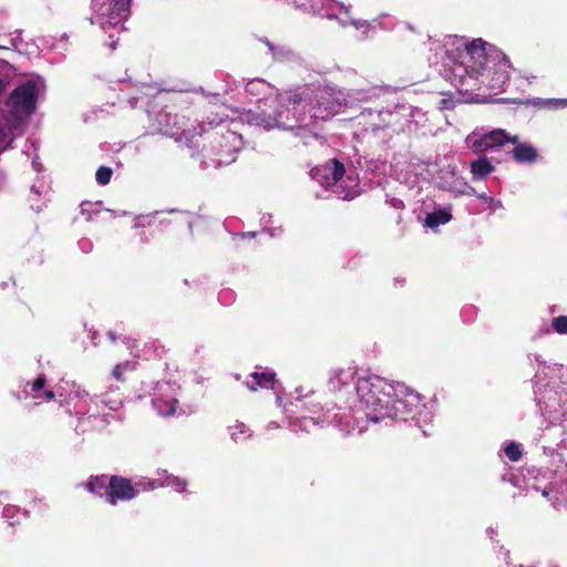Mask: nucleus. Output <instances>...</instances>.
<instances>
[{"instance_id": "f8f14e48", "label": "nucleus", "mask_w": 567, "mask_h": 567, "mask_svg": "<svg viewBox=\"0 0 567 567\" xmlns=\"http://www.w3.org/2000/svg\"><path fill=\"white\" fill-rule=\"evenodd\" d=\"M248 121L266 130L278 127L275 111L272 113H266L265 111L250 113Z\"/></svg>"}, {"instance_id": "6ab92c4d", "label": "nucleus", "mask_w": 567, "mask_h": 567, "mask_svg": "<svg viewBox=\"0 0 567 567\" xmlns=\"http://www.w3.org/2000/svg\"><path fill=\"white\" fill-rule=\"evenodd\" d=\"M133 369V365L131 364V362L126 361V362H123V363H117L113 370H112V377L118 381V382H124L125 381V378H124V373L128 370H132Z\"/></svg>"}, {"instance_id": "a878e982", "label": "nucleus", "mask_w": 567, "mask_h": 567, "mask_svg": "<svg viewBox=\"0 0 567 567\" xmlns=\"http://www.w3.org/2000/svg\"><path fill=\"white\" fill-rule=\"evenodd\" d=\"M7 134L2 127H0V145L4 142Z\"/></svg>"}, {"instance_id": "9b49d317", "label": "nucleus", "mask_w": 567, "mask_h": 567, "mask_svg": "<svg viewBox=\"0 0 567 567\" xmlns=\"http://www.w3.org/2000/svg\"><path fill=\"white\" fill-rule=\"evenodd\" d=\"M251 383L247 382V386L251 391L260 389H274L276 382V374L272 372H254L250 374Z\"/></svg>"}, {"instance_id": "b1692460", "label": "nucleus", "mask_w": 567, "mask_h": 567, "mask_svg": "<svg viewBox=\"0 0 567 567\" xmlns=\"http://www.w3.org/2000/svg\"><path fill=\"white\" fill-rule=\"evenodd\" d=\"M166 404L168 405V409H167V411L162 412V414L165 416H171L176 412L178 401L174 399V400H171L169 402H167Z\"/></svg>"}, {"instance_id": "20e7f679", "label": "nucleus", "mask_w": 567, "mask_h": 567, "mask_svg": "<svg viewBox=\"0 0 567 567\" xmlns=\"http://www.w3.org/2000/svg\"><path fill=\"white\" fill-rule=\"evenodd\" d=\"M154 487L155 482L147 484L143 482L133 483L131 478L121 475H111L104 496L105 501L114 506L118 502H127L137 497L141 491H146L147 488L153 489Z\"/></svg>"}, {"instance_id": "dca6fc26", "label": "nucleus", "mask_w": 567, "mask_h": 567, "mask_svg": "<svg viewBox=\"0 0 567 567\" xmlns=\"http://www.w3.org/2000/svg\"><path fill=\"white\" fill-rule=\"evenodd\" d=\"M168 134L177 142H184L187 145L194 143V138L197 135L196 130L193 125L190 127L176 128L168 132Z\"/></svg>"}, {"instance_id": "1a4fd4ad", "label": "nucleus", "mask_w": 567, "mask_h": 567, "mask_svg": "<svg viewBox=\"0 0 567 567\" xmlns=\"http://www.w3.org/2000/svg\"><path fill=\"white\" fill-rule=\"evenodd\" d=\"M357 393L360 398V401L367 408L375 410L379 405H381V399L378 396L375 386L371 383L369 379H360L358 381Z\"/></svg>"}, {"instance_id": "6e6552de", "label": "nucleus", "mask_w": 567, "mask_h": 567, "mask_svg": "<svg viewBox=\"0 0 567 567\" xmlns=\"http://www.w3.org/2000/svg\"><path fill=\"white\" fill-rule=\"evenodd\" d=\"M506 142L517 143V136H511L504 130L497 128L475 140L472 144V147L476 153H484L496 146H502Z\"/></svg>"}, {"instance_id": "a211bd4d", "label": "nucleus", "mask_w": 567, "mask_h": 567, "mask_svg": "<svg viewBox=\"0 0 567 567\" xmlns=\"http://www.w3.org/2000/svg\"><path fill=\"white\" fill-rule=\"evenodd\" d=\"M354 374L355 371L353 368H349L348 370L338 368L332 371V378L340 384H348L349 381L354 378Z\"/></svg>"}, {"instance_id": "f3484780", "label": "nucleus", "mask_w": 567, "mask_h": 567, "mask_svg": "<svg viewBox=\"0 0 567 567\" xmlns=\"http://www.w3.org/2000/svg\"><path fill=\"white\" fill-rule=\"evenodd\" d=\"M229 434L236 443H243L252 436V432L241 422L228 426Z\"/></svg>"}, {"instance_id": "7ed1b4c3", "label": "nucleus", "mask_w": 567, "mask_h": 567, "mask_svg": "<svg viewBox=\"0 0 567 567\" xmlns=\"http://www.w3.org/2000/svg\"><path fill=\"white\" fill-rule=\"evenodd\" d=\"M131 0H92L93 22L106 31L122 23L130 14Z\"/></svg>"}, {"instance_id": "4be33fe9", "label": "nucleus", "mask_w": 567, "mask_h": 567, "mask_svg": "<svg viewBox=\"0 0 567 567\" xmlns=\"http://www.w3.org/2000/svg\"><path fill=\"white\" fill-rule=\"evenodd\" d=\"M505 454L513 462H516L522 457V452L516 443H509L505 447Z\"/></svg>"}, {"instance_id": "412c9836", "label": "nucleus", "mask_w": 567, "mask_h": 567, "mask_svg": "<svg viewBox=\"0 0 567 567\" xmlns=\"http://www.w3.org/2000/svg\"><path fill=\"white\" fill-rule=\"evenodd\" d=\"M553 328L559 334H567V316H558L554 318Z\"/></svg>"}, {"instance_id": "39448f33", "label": "nucleus", "mask_w": 567, "mask_h": 567, "mask_svg": "<svg viewBox=\"0 0 567 567\" xmlns=\"http://www.w3.org/2000/svg\"><path fill=\"white\" fill-rule=\"evenodd\" d=\"M323 171L326 173L324 177L327 179V185L336 186L337 189L334 193H337L342 199L350 200L357 196L358 190L355 188L358 183L355 179L348 176L347 182L350 184L342 181L346 174L343 163L337 158H331L323 165Z\"/></svg>"}, {"instance_id": "4468645a", "label": "nucleus", "mask_w": 567, "mask_h": 567, "mask_svg": "<svg viewBox=\"0 0 567 567\" xmlns=\"http://www.w3.org/2000/svg\"><path fill=\"white\" fill-rule=\"evenodd\" d=\"M493 171L494 166L486 157H480L471 164V173L475 181L484 179Z\"/></svg>"}, {"instance_id": "f257e3e1", "label": "nucleus", "mask_w": 567, "mask_h": 567, "mask_svg": "<svg viewBox=\"0 0 567 567\" xmlns=\"http://www.w3.org/2000/svg\"><path fill=\"white\" fill-rule=\"evenodd\" d=\"M511 62L494 45L474 39L465 44L460 60L451 68V81L461 92L478 90L481 85L501 89L509 80Z\"/></svg>"}, {"instance_id": "0eeeda50", "label": "nucleus", "mask_w": 567, "mask_h": 567, "mask_svg": "<svg viewBox=\"0 0 567 567\" xmlns=\"http://www.w3.org/2000/svg\"><path fill=\"white\" fill-rule=\"evenodd\" d=\"M7 104L16 110L31 113L37 104V86L32 81H28L16 87L9 95Z\"/></svg>"}, {"instance_id": "ddd939ff", "label": "nucleus", "mask_w": 567, "mask_h": 567, "mask_svg": "<svg viewBox=\"0 0 567 567\" xmlns=\"http://www.w3.org/2000/svg\"><path fill=\"white\" fill-rule=\"evenodd\" d=\"M109 478L110 477L104 474L91 475L82 486L92 494L103 496L102 491L107 489Z\"/></svg>"}, {"instance_id": "bb28decb", "label": "nucleus", "mask_w": 567, "mask_h": 567, "mask_svg": "<svg viewBox=\"0 0 567 567\" xmlns=\"http://www.w3.org/2000/svg\"><path fill=\"white\" fill-rule=\"evenodd\" d=\"M6 89V82L3 80L0 79V95L2 94V92L4 91Z\"/></svg>"}, {"instance_id": "2eb2a0df", "label": "nucleus", "mask_w": 567, "mask_h": 567, "mask_svg": "<svg viewBox=\"0 0 567 567\" xmlns=\"http://www.w3.org/2000/svg\"><path fill=\"white\" fill-rule=\"evenodd\" d=\"M452 219V214L446 209H439L426 215L425 225L430 228H435L444 225Z\"/></svg>"}, {"instance_id": "9d476101", "label": "nucleus", "mask_w": 567, "mask_h": 567, "mask_svg": "<svg viewBox=\"0 0 567 567\" xmlns=\"http://www.w3.org/2000/svg\"><path fill=\"white\" fill-rule=\"evenodd\" d=\"M515 147L513 148V158L517 163H535L538 158V153L535 147H533L529 144L519 143L517 140V143H513Z\"/></svg>"}, {"instance_id": "5701e85b", "label": "nucleus", "mask_w": 567, "mask_h": 567, "mask_svg": "<svg viewBox=\"0 0 567 567\" xmlns=\"http://www.w3.org/2000/svg\"><path fill=\"white\" fill-rule=\"evenodd\" d=\"M45 383H47V378H45V375H44V374H40V375H39V377H38V378L32 382V384H31V390H32L33 392H38V391H40L41 389H43V388H44Z\"/></svg>"}, {"instance_id": "393cba45", "label": "nucleus", "mask_w": 567, "mask_h": 567, "mask_svg": "<svg viewBox=\"0 0 567 567\" xmlns=\"http://www.w3.org/2000/svg\"><path fill=\"white\" fill-rule=\"evenodd\" d=\"M54 398H55V394H54V392H53L52 390H45V391L43 392V399H44L45 401H48V402H49V401H52V400H54Z\"/></svg>"}, {"instance_id": "c85d7f7f", "label": "nucleus", "mask_w": 567, "mask_h": 567, "mask_svg": "<svg viewBox=\"0 0 567 567\" xmlns=\"http://www.w3.org/2000/svg\"><path fill=\"white\" fill-rule=\"evenodd\" d=\"M409 414H411V419H414L415 413H412V411H410Z\"/></svg>"}, {"instance_id": "423d86ee", "label": "nucleus", "mask_w": 567, "mask_h": 567, "mask_svg": "<svg viewBox=\"0 0 567 567\" xmlns=\"http://www.w3.org/2000/svg\"><path fill=\"white\" fill-rule=\"evenodd\" d=\"M339 95L329 87L318 91L312 89V101L309 103L312 111L311 117L327 121L339 113L342 107V100Z\"/></svg>"}, {"instance_id": "cd10ccee", "label": "nucleus", "mask_w": 567, "mask_h": 567, "mask_svg": "<svg viewBox=\"0 0 567 567\" xmlns=\"http://www.w3.org/2000/svg\"><path fill=\"white\" fill-rule=\"evenodd\" d=\"M109 338L112 340V341H115L116 337L114 334V332H109L107 333Z\"/></svg>"}, {"instance_id": "aec40b11", "label": "nucleus", "mask_w": 567, "mask_h": 567, "mask_svg": "<svg viewBox=\"0 0 567 567\" xmlns=\"http://www.w3.org/2000/svg\"><path fill=\"white\" fill-rule=\"evenodd\" d=\"M112 174L113 172L110 167L100 166L95 173L96 182L100 185H107L111 181Z\"/></svg>"}, {"instance_id": "f03ea898", "label": "nucleus", "mask_w": 567, "mask_h": 567, "mask_svg": "<svg viewBox=\"0 0 567 567\" xmlns=\"http://www.w3.org/2000/svg\"><path fill=\"white\" fill-rule=\"evenodd\" d=\"M277 107L274 110L278 128L305 130L308 105L312 101V87L298 85L287 89L276 95Z\"/></svg>"}]
</instances>
